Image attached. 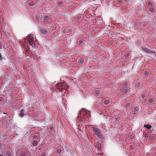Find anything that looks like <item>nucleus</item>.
<instances>
[{"mask_svg": "<svg viewBox=\"0 0 156 156\" xmlns=\"http://www.w3.org/2000/svg\"><path fill=\"white\" fill-rule=\"evenodd\" d=\"M149 73V72L147 70H146L144 72V76H147L148 75Z\"/></svg>", "mask_w": 156, "mask_h": 156, "instance_id": "13", "label": "nucleus"}, {"mask_svg": "<svg viewBox=\"0 0 156 156\" xmlns=\"http://www.w3.org/2000/svg\"><path fill=\"white\" fill-rule=\"evenodd\" d=\"M21 156H25V153L24 152H22L21 154Z\"/></svg>", "mask_w": 156, "mask_h": 156, "instance_id": "23", "label": "nucleus"}, {"mask_svg": "<svg viewBox=\"0 0 156 156\" xmlns=\"http://www.w3.org/2000/svg\"><path fill=\"white\" fill-rule=\"evenodd\" d=\"M144 127L148 129H150L152 127L151 125H145Z\"/></svg>", "mask_w": 156, "mask_h": 156, "instance_id": "8", "label": "nucleus"}, {"mask_svg": "<svg viewBox=\"0 0 156 156\" xmlns=\"http://www.w3.org/2000/svg\"><path fill=\"white\" fill-rule=\"evenodd\" d=\"M98 156H99V155H101V154H100V153H98Z\"/></svg>", "mask_w": 156, "mask_h": 156, "instance_id": "35", "label": "nucleus"}, {"mask_svg": "<svg viewBox=\"0 0 156 156\" xmlns=\"http://www.w3.org/2000/svg\"><path fill=\"white\" fill-rule=\"evenodd\" d=\"M136 111L134 109H133L132 111V113L133 114H135L136 113Z\"/></svg>", "mask_w": 156, "mask_h": 156, "instance_id": "24", "label": "nucleus"}, {"mask_svg": "<svg viewBox=\"0 0 156 156\" xmlns=\"http://www.w3.org/2000/svg\"><path fill=\"white\" fill-rule=\"evenodd\" d=\"M138 84H138V85H139L140 84V83H139Z\"/></svg>", "mask_w": 156, "mask_h": 156, "instance_id": "39", "label": "nucleus"}, {"mask_svg": "<svg viewBox=\"0 0 156 156\" xmlns=\"http://www.w3.org/2000/svg\"><path fill=\"white\" fill-rule=\"evenodd\" d=\"M46 155V154L45 153H44L41 156H45Z\"/></svg>", "mask_w": 156, "mask_h": 156, "instance_id": "29", "label": "nucleus"}, {"mask_svg": "<svg viewBox=\"0 0 156 156\" xmlns=\"http://www.w3.org/2000/svg\"><path fill=\"white\" fill-rule=\"evenodd\" d=\"M37 141L36 140H34L32 143V144L34 146H36L37 145Z\"/></svg>", "mask_w": 156, "mask_h": 156, "instance_id": "10", "label": "nucleus"}, {"mask_svg": "<svg viewBox=\"0 0 156 156\" xmlns=\"http://www.w3.org/2000/svg\"><path fill=\"white\" fill-rule=\"evenodd\" d=\"M83 59L82 58H81L79 60V62L80 63H83Z\"/></svg>", "mask_w": 156, "mask_h": 156, "instance_id": "12", "label": "nucleus"}, {"mask_svg": "<svg viewBox=\"0 0 156 156\" xmlns=\"http://www.w3.org/2000/svg\"><path fill=\"white\" fill-rule=\"evenodd\" d=\"M82 112V111H80V112H79V114H81V112Z\"/></svg>", "mask_w": 156, "mask_h": 156, "instance_id": "33", "label": "nucleus"}, {"mask_svg": "<svg viewBox=\"0 0 156 156\" xmlns=\"http://www.w3.org/2000/svg\"><path fill=\"white\" fill-rule=\"evenodd\" d=\"M0 156H3V155H0Z\"/></svg>", "mask_w": 156, "mask_h": 156, "instance_id": "37", "label": "nucleus"}, {"mask_svg": "<svg viewBox=\"0 0 156 156\" xmlns=\"http://www.w3.org/2000/svg\"><path fill=\"white\" fill-rule=\"evenodd\" d=\"M128 84V83L126 82H125L123 84V87H126V86Z\"/></svg>", "mask_w": 156, "mask_h": 156, "instance_id": "15", "label": "nucleus"}, {"mask_svg": "<svg viewBox=\"0 0 156 156\" xmlns=\"http://www.w3.org/2000/svg\"><path fill=\"white\" fill-rule=\"evenodd\" d=\"M124 88L122 92V94L123 95L125 94L128 92V89L127 87H123Z\"/></svg>", "mask_w": 156, "mask_h": 156, "instance_id": "6", "label": "nucleus"}, {"mask_svg": "<svg viewBox=\"0 0 156 156\" xmlns=\"http://www.w3.org/2000/svg\"><path fill=\"white\" fill-rule=\"evenodd\" d=\"M148 4L150 5H151L152 4V3L151 2H149L148 3Z\"/></svg>", "mask_w": 156, "mask_h": 156, "instance_id": "30", "label": "nucleus"}, {"mask_svg": "<svg viewBox=\"0 0 156 156\" xmlns=\"http://www.w3.org/2000/svg\"><path fill=\"white\" fill-rule=\"evenodd\" d=\"M61 151H62L61 149H58V150L57 151V152H58V153H59L61 152Z\"/></svg>", "mask_w": 156, "mask_h": 156, "instance_id": "26", "label": "nucleus"}, {"mask_svg": "<svg viewBox=\"0 0 156 156\" xmlns=\"http://www.w3.org/2000/svg\"><path fill=\"white\" fill-rule=\"evenodd\" d=\"M90 111H87V112H85L84 111L83 113H82V114H83L84 115L83 116V119H85V120H86V119L87 120V118L86 117V116L87 117V118H89L90 117H91V115L90 114Z\"/></svg>", "mask_w": 156, "mask_h": 156, "instance_id": "4", "label": "nucleus"}, {"mask_svg": "<svg viewBox=\"0 0 156 156\" xmlns=\"http://www.w3.org/2000/svg\"><path fill=\"white\" fill-rule=\"evenodd\" d=\"M57 87L56 91L57 92H62V90H67L69 88L67 84H66L64 83H58L56 85Z\"/></svg>", "mask_w": 156, "mask_h": 156, "instance_id": "1", "label": "nucleus"}, {"mask_svg": "<svg viewBox=\"0 0 156 156\" xmlns=\"http://www.w3.org/2000/svg\"><path fill=\"white\" fill-rule=\"evenodd\" d=\"M97 146L98 149L99 150H100L101 149V144L100 143H98L97 144Z\"/></svg>", "mask_w": 156, "mask_h": 156, "instance_id": "9", "label": "nucleus"}, {"mask_svg": "<svg viewBox=\"0 0 156 156\" xmlns=\"http://www.w3.org/2000/svg\"><path fill=\"white\" fill-rule=\"evenodd\" d=\"M130 106V103L129 102L127 103L126 104V107L128 108Z\"/></svg>", "mask_w": 156, "mask_h": 156, "instance_id": "18", "label": "nucleus"}, {"mask_svg": "<svg viewBox=\"0 0 156 156\" xmlns=\"http://www.w3.org/2000/svg\"><path fill=\"white\" fill-rule=\"evenodd\" d=\"M94 135L97 139L99 138L101 140L103 139L102 135L100 130L96 128L92 127Z\"/></svg>", "mask_w": 156, "mask_h": 156, "instance_id": "2", "label": "nucleus"}, {"mask_svg": "<svg viewBox=\"0 0 156 156\" xmlns=\"http://www.w3.org/2000/svg\"><path fill=\"white\" fill-rule=\"evenodd\" d=\"M154 139V137L153 136H151L150 137V138L149 139V141H151L153 140Z\"/></svg>", "mask_w": 156, "mask_h": 156, "instance_id": "17", "label": "nucleus"}, {"mask_svg": "<svg viewBox=\"0 0 156 156\" xmlns=\"http://www.w3.org/2000/svg\"><path fill=\"white\" fill-rule=\"evenodd\" d=\"M25 41L27 40L29 42L30 45H31L33 47H35V45L34 43L33 37L31 36V34H30L25 38Z\"/></svg>", "mask_w": 156, "mask_h": 156, "instance_id": "3", "label": "nucleus"}, {"mask_svg": "<svg viewBox=\"0 0 156 156\" xmlns=\"http://www.w3.org/2000/svg\"><path fill=\"white\" fill-rule=\"evenodd\" d=\"M138 84H138V85H139L140 84V83H139Z\"/></svg>", "mask_w": 156, "mask_h": 156, "instance_id": "38", "label": "nucleus"}, {"mask_svg": "<svg viewBox=\"0 0 156 156\" xmlns=\"http://www.w3.org/2000/svg\"><path fill=\"white\" fill-rule=\"evenodd\" d=\"M153 100L152 98H150L149 99L148 102L150 103H151L153 102Z\"/></svg>", "mask_w": 156, "mask_h": 156, "instance_id": "21", "label": "nucleus"}, {"mask_svg": "<svg viewBox=\"0 0 156 156\" xmlns=\"http://www.w3.org/2000/svg\"><path fill=\"white\" fill-rule=\"evenodd\" d=\"M2 57H1V55H0V59H2Z\"/></svg>", "mask_w": 156, "mask_h": 156, "instance_id": "34", "label": "nucleus"}, {"mask_svg": "<svg viewBox=\"0 0 156 156\" xmlns=\"http://www.w3.org/2000/svg\"><path fill=\"white\" fill-rule=\"evenodd\" d=\"M80 17H77V19H79L80 18Z\"/></svg>", "mask_w": 156, "mask_h": 156, "instance_id": "32", "label": "nucleus"}, {"mask_svg": "<svg viewBox=\"0 0 156 156\" xmlns=\"http://www.w3.org/2000/svg\"><path fill=\"white\" fill-rule=\"evenodd\" d=\"M141 96L143 98L146 96V94H142L141 95Z\"/></svg>", "mask_w": 156, "mask_h": 156, "instance_id": "22", "label": "nucleus"}, {"mask_svg": "<svg viewBox=\"0 0 156 156\" xmlns=\"http://www.w3.org/2000/svg\"><path fill=\"white\" fill-rule=\"evenodd\" d=\"M7 154L8 156H11L10 153L9 151H8L7 152Z\"/></svg>", "mask_w": 156, "mask_h": 156, "instance_id": "19", "label": "nucleus"}, {"mask_svg": "<svg viewBox=\"0 0 156 156\" xmlns=\"http://www.w3.org/2000/svg\"><path fill=\"white\" fill-rule=\"evenodd\" d=\"M109 100H106L104 101V103L106 105H107L109 103Z\"/></svg>", "mask_w": 156, "mask_h": 156, "instance_id": "11", "label": "nucleus"}, {"mask_svg": "<svg viewBox=\"0 0 156 156\" xmlns=\"http://www.w3.org/2000/svg\"><path fill=\"white\" fill-rule=\"evenodd\" d=\"M4 98H3L2 97H0V101H2L3 100Z\"/></svg>", "mask_w": 156, "mask_h": 156, "instance_id": "27", "label": "nucleus"}, {"mask_svg": "<svg viewBox=\"0 0 156 156\" xmlns=\"http://www.w3.org/2000/svg\"><path fill=\"white\" fill-rule=\"evenodd\" d=\"M134 109L136 111L138 112L140 108L139 107L137 106Z\"/></svg>", "mask_w": 156, "mask_h": 156, "instance_id": "16", "label": "nucleus"}, {"mask_svg": "<svg viewBox=\"0 0 156 156\" xmlns=\"http://www.w3.org/2000/svg\"><path fill=\"white\" fill-rule=\"evenodd\" d=\"M62 1H60V2H59V3H58V5H62Z\"/></svg>", "mask_w": 156, "mask_h": 156, "instance_id": "28", "label": "nucleus"}, {"mask_svg": "<svg viewBox=\"0 0 156 156\" xmlns=\"http://www.w3.org/2000/svg\"><path fill=\"white\" fill-rule=\"evenodd\" d=\"M34 3L33 2H30L29 3V5L30 6H33L34 5Z\"/></svg>", "mask_w": 156, "mask_h": 156, "instance_id": "20", "label": "nucleus"}, {"mask_svg": "<svg viewBox=\"0 0 156 156\" xmlns=\"http://www.w3.org/2000/svg\"><path fill=\"white\" fill-rule=\"evenodd\" d=\"M132 137H133V136H131V138H132Z\"/></svg>", "mask_w": 156, "mask_h": 156, "instance_id": "36", "label": "nucleus"}, {"mask_svg": "<svg viewBox=\"0 0 156 156\" xmlns=\"http://www.w3.org/2000/svg\"><path fill=\"white\" fill-rule=\"evenodd\" d=\"M25 115L23 109L21 110L20 113L19 114V116L20 117H23Z\"/></svg>", "mask_w": 156, "mask_h": 156, "instance_id": "7", "label": "nucleus"}, {"mask_svg": "<svg viewBox=\"0 0 156 156\" xmlns=\"http://www.w3.org/2000/svg\"><path fill=\"white\" fill-rule=\"evenodd\" d=\"M149 135L148 134H147V133L145 134L144 135V137H148L149 136Z\"/></svg>", "mask_w": 156, "mask_h": 156, "instance_id": "25", "label": "nucleus"}, {"mask_svg": "<svg viewBox=\"0 0 156 156\" xmlns=\"http://www.w3.org/2000/svg\"><path fill=\"white\" fill-rule=\"evenodd\" d=\"M95 94L97 95H99L100 93V91L99 90H96L95 91Z\"/></svg>", "mask_w": 156, "mask_h": 156, "instance_id": "14", "label": "nucleus"}, {"mask_svg": "<svg viewBox=\"0 0 156 156\" xmlns=\"http://www.w3.org/2000/svg\"><path fill=\"white\" fill-rule=\"evenodd\" d=\"M150 11L151 12L153 11V8H151L150 9Z\"/></svg>", "mask_w": 156, "mask_h": 156, "instance_id": "31", "label": "nucleus"}, {"mask_svg": "<svg viewBox=\"0 0 156 156\" xmlns=\"http://www.w3.org/2000/svg\"><path fill=\"white\" fill-rule=\"evenodd\" d=\"M47 31L45 29L41 28L40 29V32L41 33L44 34H46L47 33Z\"/></svg>", "mask_w": 156, "mask_h": 156, "instance_id": "5", "label": "nucleus"}]
</instances>
